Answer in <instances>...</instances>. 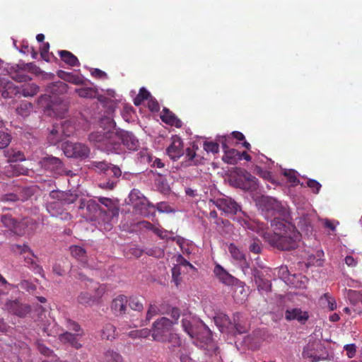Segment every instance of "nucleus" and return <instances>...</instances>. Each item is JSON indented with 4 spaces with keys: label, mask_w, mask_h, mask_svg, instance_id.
I'll return each mask as SVG.
<instances>
[{
    "label": "nucleus",
    "mask_w": 362,
    "mask_h": 362,
    "mask_svg": "<svg viewBox=\"0 0 362 362\" xmlns=\"http://www.w3.org/2000/svg\"><path fill=\"white\" fill-rule=\"evenodd\" d=\"M182 326L183 330L192 338L196 337V332L192 323V317L190 316H185L182 320Z\"/></svg>",
    "instance_id": "36"
},
{
    "label": "nucleus",
    "mask_w": 362,
    "mask_h": 362,
    "mask_svg": "<svg viewBox=\"0 0 362 362\" xmlns=\"http://www.w3.org/2000/svg\"><path fill=\"white\" fill-rule=\"evenodd\" d=\"M11 139L10 134L0 131V149L7 147L11 141Z\"/></svg>",
    "instance_id": "47"
},
{
    "label": "nucleus",
    "mask_w": 362,
    "mask_h": 362,
    "mask_svg": "<svg viewBox=\"0 0 362 362\" xmlns=\"http://www.w3.org/2000/svg\"><path fill=\"white\" fill-rule=\"evenodd\" d=\"M249 250L255 254H260L262 250V244L261 240L258 238H253L249 245Z\"/></svg>",
    "instance_id": "46"
},
{
    "label": "nucleus",
    "mask_w": 362,
    "mask_h": 362,
    "mask_svg": "<svg viewBox=\"0 0 362 362\" xmlns=\"http://www.w3.org/2000/svg\"><path fill=\"white\" fill-rule=\"evenodd\" d=\"M144 252L149 256H153L157 258L162 257L164 255V251L158 247L146 249Z\"/></svg>",
    "instance_id": "54"
},
{
    "label": "nucleus",
    "mask_w": 362,
    "mask_h": 362,
    "mask_svg": "<svg viewBox=\"0 0 362 362\" xmlns=\"http://www.w3.org/2000/svg\"><path fill=\"white\" fill-rule=\"evenodd\" d=\"M58 54L61 59L70 66H76L80 65L78 58L71 52L67 50H59Z\"/></svg>",
    "instance_id": "26"
},
{
    "label": "nucleus",
    "mask_w": 362,
    "mask_h": 362,
    "mask_svg": "<svg viewBox=\"0 0 362 362\" xmlns=\"http://www.w3.org/2000/svg\"><path fill=\"white\" fill-rule=\"evenodd\" d=\"M228 139H230V136H223L219 139V142L221 143L224 154L223 156L222 160L226 163L230 165H235L239 160H241L240 152L234 148H229L228 146Z\"/></svg>",
    "instance_id": "9"
},
{
    "label": "nucleus",
    "mask_w": 362,
    "mask_h": 362,
    "mask_svg": "<svg viewBox=\"0 0 362 362\" xmlns=\"http://www.w3.org/2000/svg\"><path fill=\"white\" fill-rule=\"evenodd\" d=\"M169 314H170V317L173 318V320L171 321L173 322V325L177 324L178 319L180 316V310L176 307H173L170 310Z\"/></svg>",
    "instance_id": "64"
},
{
    "label": "nucleus",
    "mask_w": 362,
    "mask_h": 362,
    "mask_svg": "<svg viewBox=\"0 0 362 362\" xmlns=\"http://www.w3.org/2000/svg\"><path fill=\"white\" fill-rule=\"evenodd\" d=\"M308 318V313L303 311L300 308L287 309L285 312V319L288 321L297 320L300 324L304 325Z\"/></svg>",
    "instance_id": "18"
},
{
    "label": "nucleus",
    "mask_w": 362,
    "mask_h": 362,
    "mask_svg": "<svg viewBox=\"0 0 362 362\" xmlns=\"http://www.w3.org/2000/svg\"><path fill=\"white\" fill-rule=\"evenodd\" d=\"M0 200L3 202H15L19 200L17 194L13 193L6 194L0 197Z\"/></svg>",
    "instance_id": "61"
},
{
    "label": "nucleus",
    "mask_w": 362,
    "mask_h": 362,
    "mask_svg": "<svg viewBox=\"0 0 362 362\" xmlns=\"http://www.w3.org/2000/svg\"><path fill=\"white\" fill-rule=\"evenodd\" d=\"M108 124L109 129H105L92 132L88 136V139L90 142L98 144L100 148H105L110 149L115 148L117 144L118 134L112 130L115 127V123L110 119H106Z\"/></svg>",
    "instance_id": "2"
},
{
    "label": "nucleus",
    "mask_w": 362,
    "mask_h": 362,
    "mask_svg": "<svg viewBox=\"0 0 362 362\" xmlns=\"http://www.w3.org/2000/svg\"><path fill=\"white\" fill-rule=\"evenodd\" d=\"M75 92L81 98H95L98 94V90L95 87H83L76 88Z\"/></svg>",
    "instance_id": "32"
},
{
    "label": "nucleus",
    "mask_w": 362,
    "mask_h": 362,
    "mask_svg": "<svg viewBox=\"0 0 362 362\" xmlns=\"http://www.w3.org/2000/svg\"><path fill=\"white\" fill-rule=\"evenodd\" d=\"M218 320H221L223 325L224 326H226L227 325H233L236 334H241L247 333L250 328L249 325L247 323L246 318L240 313L233 314L232 321L226 315L215 317L216 322H218Z\"/></svg>",
    "instance_id": "7"
},
{
    "label": "nucleus",
    "mask_w": 362,
    "mask_h": 362,
    "mask_svg": "<svg viewBox=\"0 0 362 362\" xmlns=\"http://www.w3.org/2000/svg\"><path fill=\"white\" fill-rule=\"evenodd\" d=\"M1 221L4 226L8 228L9 230L16 233L19 232L18 228H20L21 223L16 218H13L11 215L6 214L2 216Z\"/></svg>",
    "instance_id": "27"
},
{
    "label": "nucleus",
    "mask_w": 362,
    "mask_h": 362,
    "mask_svg": "<svg viewBox=\"0 0 362 362\" xmlns=\"http://www.w3.org/2000/svg\"><path fill=\"white\" fill-rule=\"evenodd\" d=\"M11 168L13 170V175L15 176H18L20 175H27L28 173V169L20 164L11 165Z\"/></svg>",
    "instance_id": "51"
},
{
    "label": "nucleus",
    "mask_w": 362,
    "mask_h": 362,
    "mask_svg": "<svg viewBox=\"0 0 362 362\" xmlns=\"http://www.w3.org/2000/svg\"><path fill=\"white\" fill-rule=\"evenodd\" d=\"M17 67L21 70L28 71L32 73H35L37 71V66L33 63H27V64H19L17 65Z\"/></svg>",
    "instance_id": "57"
},
{
    "label": "nucleus",
    "mask_w": 362,
    "mask_h": 362,
    "mask_svg": "<svg viewBox=\"0 0 362 362\" xmlns=\"http://www.w3.org/2000/svg\"><path fill=\"white\" fill-rule=\"evenodd\" d=\"M151 98V93L145 88H141L139 94L134 100V103L136 106L140 105L144 100Z\"/></svg>",
    "instance_id": "39"
},
{
    "label": "nucleus",
    "mask_w": 362,
    "mask_h": 362,
    "mask_svg": "<svg viewBox=\"0 0 362 362\" xmlns=\"http://www.w3.org/2000/svg\"><path fill=\"white\" fill-rule=\"evenodd\" d=\"M128 298L124 295H119L115 298L110 304V310L116 317L123 316L127 310Z\"/></svg>",
    "instance_id": "13"
},
{
    "label": "nucleus",
    "mask_w": 362,
    "mask_h": 362,
    "mask_svg": "<svg viewBox=\"0 0 362 362\" xmlns=\"http://www.w3.org/2000/svg\"><path fill=\"white\" fill-rule=\"evenodd\" d=\"M64 194L65 195L63 197L64 199H62V205L72 204L77 199V195L76 194H71V193L67 192H64Z\"/></svg>",
    "instance_id": "55"
},
{
    "label": "nucleus",
    "mask_w": 362,
    "mask_h": 362,
    "mask_svg": "<svg viewBox=\"0 0 362 362\" xmlns=\"http://www.w3.org/2000/svg\"><path fill=\"white\" fill-rule=\"evenodd\" d=\"M158 313V308L155 305H150L146 313V321L148 322L151 319Z\"/></svg>",
    "instance_id": "59"
},
{
    "label": "nucleus",
    "mask_w": 362,
    "mask_h": 362,
    "mask_svg": "<svg viewBox=\"0 0 362 362\" xmlns=\"http://www.w3.org/2000/svg\"><path fill=\"white\" fill-rule=\"evenodd\" d=\"M165 342H168L170 344L169 347L173 349L178 348L182 345L181 339L176 333L171 332L169 334V335L167 336V341Z\"/></svg>",
    "instance_id": "40"
},
{
    "label": "nucleus",
    "mask_w": 362,
    "mask_h": 362,
    "mask_svg": "<svg viewBox=\"0 0 362 362\" xmlns=\"http://www.w3.org/2000/svg\"><path fill=\"white\" fill-rule=\"evenodd\" d=\"M255 173L259 177H262L265 180L271 181L272 180V173L263 169L262 168L256 165L255 168Z\"/></svg>",
    "instance_id": "48"
},
{
    "label": "nucleus",
    "mask_w": 362,
    "mask_h": 362,
    "mask_svg": "<svg viewBox=\"0 0 362 362\" xmlns=\"http://www.w3.org/2000/svg\"><path fill=\"white\" fill-rule=\"evenodd\" d=\"M16 248L18 250L19 254L22 256V258H24V255L33 254V251L30 249V247L28 245H16Z\"/></svg>",
    "instance_id": "53"
},
{
    "label": "nucleus",
    "mask_w": 362,
    "mask_h": 362,
    "mask_svg": "<svg viewBox=\"0 0 362 362\" xmlns=\"http://www.w3.org/2000/svg\"><path fill=\"white\" fill-rule=\"evenodd\" d=\"M102 209L98 204L93 200L88 202L86 207V217L87 220L93 221L96 218L98 215H100Z\"/></svg>",
    "instance_id": "24"
},
{
    "label": "nucleus",
    "mask_w": 362,
    "mask_h": 362,
    "mask_svg": "<svg viewBox=\"0 0 362 362\" xmlns=\"http://www.w3.org/2000/svg\"><path fill=\"white\" fill-rule=\"evenodd\" d=\"M259 205L262 211L274 216V220L275 218L281 219L280 217L286 213V209L282 206L281 204L271 197L262 196L259 200Z\"/></svg>",
    "instance_id": "5"
},
{
    "label": "nucleus",
    "mask_w": 362,
    "mask_h": 362,
    "mask_svg": "<svg viewBox=\"0 0 362 362\" xmlns=\"http://www.w3.org/2000/svg\"><path fill=\"white\" fill-rule=\"evenodd\" d=\"M24 266L31 270L36 274L43 276L44 269L39 263L38 257L33 252V254L24 255Z\"/></svg>",
    "instance_id": "16"
},
{
    "label": "nucleus",
    "mask_w": 362,
    "mask_h": 362,
    "mask_svg": "<svg viewBox=\"0 0 362 362\" xmlns=\"http://www.w3.org/2000/svg\"><path fill=\"white\" fill-rule=\"evenodd\" d=\"M228 251L232 258L240 264L243 269H248L250 264L247 262L245 255L235 244L230 243L228 246Z\"/></svg>",
    "instance_id": "19"
},
{
    "label": "nucleus",
    "mask_w": 362,
    "mask_h": 362,
    "mask_svg": "<svg viewBox=\"0 0 362 362\" xmlns=\"http://www.w3.org/2000/svg\"><path fill=\"white\" fill-rule=\"evenodd\" d=\"M4 155L9 163L23 161L25 160V155L20 151H16L14 150H8L4 152Z\"/></svg>",
    "instance_id": "35"
},
{
    "label": "nucleus",
    "mask_w": 362,
    "mask_h": 362,
    "mask_svg": "<svg viewBox=\"0 0 362 362\" xmlns=\"http://www.w3.org/2000/svg\"><path fill=\"white\" fill-rule=\"evenodd\" d=\"M161 120L167 124L180 128L182 126V121L168 108L164 107L161 115Z\"/></svg>",
    "instance_id": "22"
},
{
    "label": "nucleus",
    "mask_w": 362,
    "mask_h": 362,
    "mask_svg": "<svg viewBox=\"0 0 362 362\" xmlns=\"http://www.w3.org/2000/svg\"><path fill=\"white\" fill-rule=\"evenodd\" d=\"M325 299L327 302L328 308L329 310H334L337 308V303L335 299L331 296L328 293H325L322 297L321 300Z\"/></svg>",
    "instance_id": "52"
},
{
    "label": "nucleus",
    "mask_w": 362,
    "mask_h": 362,
    "mask_svg": "<svg viewBox=\"0 0 362 362\" xmlns=\"http://www.w3.org/2000/svg\"><path fill=\"white\" fill-rule=\"evenodd\" d=\"M127 303L129 308L133 310L141 312L144 308L142 303L137 297L135 296H131L128 299Z\"/></svg>",
    "instance_id": "43"
},
{
    "label": "nucleus",
    "mask_w": 362,
    "mask_h": 362,
    "mask_svg": "<svg viewBox=\"0 0 362 362\" xmlns=\"http://www.w3.org/2000/svg\"><path fill=\"white\" fill-rule=\"evenodd\" d=\"M245 180L249 182L250 189L251 190H256L258 188V180L249 173L244 175Z\"/></svg>",
    "instance_id": "50"
},
{
    "label": "nucleus",
    "mask_w": 362,
    "mask_h": 362,
    "mask_svg": "<svg viewBox=\"0 0 362 362\" xmlns=\"http://www.w3.org/2000/svg\"><path fill=\"white\" fill-rule=\"evenodd\" d=\"M71 255L81 262L82 264H86L88 262V257L86 250L78 245H72L69 247Z\"/></svg>",
    "instance_id": "29"
},
{
    "label": "nucleus",
    "mask_w": 362,
    "mask_h": 362,
    "mask_svg": "<svg viewBox=\"0 0 362 362\" xmlns=\"http://www.w3.org/2000/svg\"><path fill=\"white\" fill-rule=\"evenodd\" d=\"M57 76L64 81L73 83L74 85H82L84 83L82 76L74 74L71 72L59 70L57 71Z\"/></svg>",
    "instance_id": "23"
},
{
    "label": "nucleus",
    "mask_w": 362,
    "mask_h": 362,
    "mask_svg": "<svg viewBox=\"0 0 362 362\" xmlns=\"http://www.w3.org/2000/svg\"><path fill=\"white\" fill-rule=\"evenodd\" d=\"M203 148L207 153H211L213 154H216L219 151V145L217 142L214 141H204Z\"/></svg>",
    "instance_id": "44"
},
{
    "label": "nucleus",
    "mask_w": 362,
    "mask_h": 362,
    "mask_svg": "<svg viewBox=\"0 0 362 362\" xmlns=\"http://www.w3.org/2000/svg\"><path fill=\"white\" fill-rule=\"evenodd\" d=\"M78 302L84 305H92L96 303L90 288L89 291H82L78 296Z\"/></svg>",
    "instance_id": "31"
},
{
    "label": "nucleus",
    "mask_w": 362,
    "mask_h": 362,
    "mask_svg": "<svg viewBox=\"0 0 362 362\" xmlns=\"http://www.w3.org/2000/svg\"><path fill=\"white\" fill-rule=\"evenodd\" d=\"M64 325L69 332L84 334V331L81 328V325L77 322L72 320L70 318L65 319Z\"/></svg>",
    "instance_id": "38"
},
{
    "label": "nucleus",
    "mask_w": 362,
    "mask_h": 362,
    "mask_svg": "<svg viewBox=\"0 0 362 362\" xmlns=\"http://www.w3.org/2000/svg\"><path fill=\"white\" fill-rule=\"evenodd\" d=\"M105 362H124L122 356L112 349L107 350L104 354Z\"/></svg>",
    "instance_id": "37"
},
{
    "label": "nucleus",
    "mask_w": 362,
    "mask_h": 362,
    "mask_svg": "<svg viewBox=\"0 0 362 362\" xmlns=\"http://www.w3.org/2000/svg\"><path fill=\"white\" fill-rule=\"evenodd\" d=\"M214 273L219 281L226 286H233L238 280L220 264H216L215 266Z\"/></svg>",
    "instance_id": "17"
},
{
    "label": "nucleus",
    "mask_w": 362,
    "mask_h": 362,
    "mask_svg": "<svg viewBox=\"0 0 362 362\" xmlns=\"http://www.w3.org/2000/svg\"><path fill=\"white\" fill-rule=\"evenodd\" d=\"M74 127L71 121L65 120L60 122V126L56 124L50 132L49 141L55 144L63 139V137L70 136L74 132Z\"/></svg>",
    "instance_id": "6"
},
{
    "label": "nucleus",
    "mask_w": 362,
    "mask_h": 362,
    "mask_svg": "<svg viewBox=\"0 0 362 362\" xmlns=\"http://www.w3.org/2000/svg\"><path fill=\"white\" fill-rule=\"evenodd\" d=\"M254 276L256 278V283L258 284V288L269 291L271 288V284L269 281H264L259 276V272L257 269L253 271Z\"/></svg>",
    "instance_id": "42"
},
{
    "label": "nucleus",
    "mask_w": 362,
    "mask_h": 362,
    "mask_svg": "<svg viewBox=\"0 0 362 362\" xmlns=\"http://www.w3.org/2000/svg\"><path fill=\"white\" fill-rule=\"evenodd\" d=\"M344 350L346 351L347 356L349 358H353L356 352V346L354 344H346L344 346Z\"/></svg>",
    "instance_id": "62"
},
{
    "label": "nucleus",
    "mask_w": 362,
    "mask_h": 362,
    "mask_svg": "<svg viewBox=\"0 0 362 362\" xmlns=\"http://www.w3.org/2000/svg\"><path fill=\"white\" fill-rule=\"evenodd\" d=\"M117 144L121 141L124 146H125L129 150L136 151L137 150L139 142L136 136L131 132H121L118 134V138L117 139Z\"/></svg>",
    "instance_id": "15"
},
{
    "label": "nucleus",
    "mask_w": 362,
    "mask_h": 362,
    "mask_svg": "<svg viewBox=\"0 0 362 362\" xmlns=\"http://www.w3.org/2000/svg\"><path fill=\"white\" fill-rule=\"evenodd\" d=\"M64 154L69 158H87L90 153L89 148L81 143L66 142L64 144Z\"/></svg>",
    "instance_id": "8"
},
{
    "label": "nucleus",
    "mask_w": 362,
    "mask_h": 362,
    "mask_svg": "<svg viewBox=\"0 0 362 362\" xmlns=\"http://www.w3.org/2000/svg\"><path fill=\"white\" fill-rule=\"evenodd\" d=\"M64 194L63 191L59 190H52L49 193V197L52 199L53 202H60L62 203V199H63L64 197Z\"/></svg>",
    "instance_id": "60"
},
{
    "label": "nucleus",
    "mask_w": 362,
    "mask_h": 362,
    "mask_svg": "<svg viewBox=\"0 0 362 362\" xmlns=\"http://www.w3.org/2000/svg\"><path fill=\"white\" fill-rule=\"evenodd\" d=\"M90 74L91 76L96 78V79H107V74L99 69H92L90 70Z\"/></svg>",
    "instance_id": "58"
},
{
    "label": "nucleus",
    "mask_w": 362,
    "mask_h": 362,
    "mask_svg": "<svg viewBox=\"0 0 362 362\" xmlns=\"http://www.w3.org/2000/svg\"><path fill=\"white\" fill-rule=\"evenodd\" d=\"M150 334L151 329L145 328L131 331L128 333V336L132 339H141L148 337L150 335Z\"/></svg>",
    "instance_id": "41"
},
{
    "label": "nucleus",
    "mask_w": 362,
    "mask_h": 362,
    "mask_svg": "<svg viewBox=\"0 0 362 362\" xmlns=\"http://www.w3.org/2000/svg\"><path fill=\"white\" fill-rule=\"evenodd\" d=\"M32 107L30 103L23 102L16 108V112L18 115L26 117L29 115Z\"/></svg>",
    "instance_id": "45"
},
{
    "label": "nucleus",
    "mask_w": 362,
    "mask_h": 362,
    "mask_svg": "<svg viewBox=\"0 0 362 362\" xmlns=\"http://www.w3.org/2000/svg\"><path fill=\"white\" fill-rule=\"evenodd\" d=\"M46 209L52 216H59L64 213L63 205L60 202H49L46 204Z\"/></svg>",
    "instance_id": "30"
},
{
    "label": "nucleus",
    "mask_w": 362,
    "mask_h": 362,
    "mask_svg": "<svg viewBox=\"0 0 362 362\" xmlns=\"http://www.w3.org/2000/svg\"><path fill=\"white\" fill-rule=\"evenodd\" d=\"M90 283V288L93 293L94 299L96 303L103 297L106 292V286L104 284H100L98 283L93 282L88 279Z\"/></svg>",
    "instance_id": "28"
},
{
    "label": "nucleus",
    "mask_w": 362,
    "mask_h": 362,
    "mask_svg": "<svg viewBox=\"0 0 362 362\" xmlns=\"http://www.w3.org/2000/svg\"><path fill=\"white\" fill-rule=\"evenodd\" d=\"M197 150H198V146L193 145L192 147H189L185 151L186 158L188 161H190L194 165H197L202 157L197 155Z\"/></svg>",
    "instance_id": "33"
},
{
    "label": "nucleus",
    "mask_w": 362,
    "mask_h": 362,
    "mask_svg": "<svg viewBox=\"0 0 362 362\" xmlns=\"http://www.w3.org/2000/svg\"><path fill=\"white\" fill-rule=\"evenodd\" d=\"M173 326V322L170 319L162 317L153 323L152 337L153 340L160 342H165L167 341V336L170 334V331Z\"/></svg>",
    "instance_id": "4"
},
{
    "label": "nucleus",
    "mask_w": 362,
    "mask_h": 362,
    "mask_svg": "<svg viewBox=\"0 0 362 362\" xmlns=\"http://www.w3.org/2000/svg\"><path fill=\"white\" fill-rule=\"evenodd\" d=\"M4 308L13 315L19 317H25L31 311V308L28 304L21 303L18 300H9L5 305Z\"/></svg>",
    "instance_id": "11"
},
{
    "label": "nucleus",
    "mask_w": 362,
    "mask_h": 362,
    "mask_svg": "<svg viewBox=\"0 0 362 362\" xmlns=\"http://www.w3.org/2000/svg\"><path fill=\"white\" fill-rule=\"evenodd\" d=\"M23 71L18 68V71L12 76L13 79L20 83L30 81L31 78L28 75L23 74Z\"/></svg>",
    "instance_id": "49"
},
{
    "label": "nucleus",
    "mask_w": 362,
    "mask_h": 362,
    "mask_svg": "<svg viewBox=\"0 0 362 362\" xmlns=\"http://www.w3.org/2000/svg\"><path fill=\"white\" fill-rule=\"evenodd\" d=\"M42 163L47 170L52 171L56 174H62L63 172L62 162L57 157H45L42 160Z\"/></svg>",
    "instance_id": "20"
},
{
    "label": "nucleus",
    "mask_w": 362,
    "mask_h": 362,
    "mask_svg": "<svg viewBox=\"0 0 362 362\" xmlns=\"http://www.w3.org/2000/svg\"><path fill=\"white\" fill-rule=\"evenodd\" d=\"M104 215L105 218H107V221H105L100 219L98 221L99 228L101 230L110 231L113 227L115 219L119 215V209L112 208L110 211H107V213L105 214Z\"/></svg>",
    "instance_id": "21"
},
{
    "label": "nucleus",
    "mask_w": 362,
    "mask_h": 362,
    "mask_svg": "<svg viewBox=\"0 0 362 362\" xmlns=\"http://www.w3.org/2000/svg\"><path fill=\"white\" fill-rule=\"evenodd\" d=\"M241 225L261 235L271 246L281 250H291L297 247L301 235L291 223L284 219L275 218L271 222L273 233L266 231L265 226L256 220L243 218Z\"/></svg>",
    "instance_id": "1"
},
{
    "label": "nucleus",
    "mask_w": 362,
    "mask_h": 362,
    "mask_svg": "<svg viewBox=\"0 0 362 362\" xmlns=\"http://www.w3.org/2000/svg\"><path fill=\"white\" fill-rule=\"evenodd\" d=\"M116 327L111 323L104 325L101 331V337L104 339L112 340L115 338Z\"/></svg>",
    "instance_id": "34"
},
{
    "label": "nucleus",
    "mask_w": 362,
    "mask_h": 362,
    "mask_svg": "<svg viewBox=\"0 0 362 362\" xmlns=\"http://www.w3.org/2000/svg\"><path fill=\"white\" fill-rule=\"evenodd\" d=\"M67 90L68 85L63 81H59L52 83L49 84L46 88V92L48 94L42 95L38 99V103L44 105V103L47 102V103L45 104V106L55 110L54 105H52L50 103H53L54 102L55 96L64 94L67 92Z\"/></svg>",
    "instance_id": "3"
},
{
    "label": "nucleus",
    "mask_w": 362,
    "mask_h": 362,
    "mask_svg": "<svg viewBox=\"0 0 362 362\" xmlns=\"http://www.w3.org/2000/svg\"><path fill=\"white\" fill-rule=\"evenodd\" d=\"M211 202L225 214H235L240 210V206L233 199L226 197L211 200Z\"/></svg>",
    "instance_id": "10"
},
{
    "label": "nucleus",
    "mask_w": 362,
    "mask_h": 362,
    "mask_svg": "<svg viewBox=\"0 0 362 362\" xmlns=\"http://www.w3.org/2000/svg\"><path fill=\"white\" fill-rule=\"evenodd\" d=\"M84 334L73 333L69 331L60 334L58 337L59 341L64 344H69L71 347L78 349L82 346L81 338Z\"/></svg>",
    "instance_id": "14"
},
{
    "label": "nucleus",
    "mask_w": 362,
    "mask_h": 362,
    "mask_svg": "<svg viewBox=\"0 0 362 362\" xmlns=\"http://www.w3.org/2000/svg\"><path fill=\"white\" fill-rule=\"evenodd\" d=\"M98 201L100 204H103L104 206H105L106 207H107V211H110V209H112V208H117V206H115L113 204V202L112 201L111 199L110 198H107V197H100L98 199Z\"/></svg>",
    "instance_id": "63"
},
{
    "label": "nucleus",
    "mask_w": 362,
    "mask_h": 362,
    "mask_svg": "<svg viewBox=\"0 0 362 362\" xmlns=\"http://www.w3.org/2000/svg\"><path fill=\"white\" fill-rule=\"evenodd\" d=\"M307 186L310 187L315 194H318L322 187L320 182L315 180L312 179L308 180Z\"/></svg>",
    "instance_id": "56"
},
{
    "label": "nucleus",
    "mask_w": 362,
    "mask_h": 362,
    "mask_svg": "<svg viewBox=\"0 0 362 362\" xmlns=\"http://www.w3.org/2000/svg\"><path fill=\"white\" fill-rule=\"evenodd\" d=\"M13 90L15 91L14 94L21 93L24 97H33L38 93L39 87L34 83H30L23 86L21 89L14 88Z\"/></svg>",
    "instance_id": "25"
},
{
    "label": "nucleus",
    "mask_w": 362,
    "mask_h": 362,
    "mask_svg": "<svg viewBox=\"0 0 362 362\" xmlns=\"http://www.w3.org/2000/svg\"><path fill=\"white\" fill-rule=\"evenodd\" d=\"M169 157L177 160L184 154V146L181 138L177 135L172 137V142L166 149Z\"/></svg>",
    "instance_id": "12"
}]
</instances>
